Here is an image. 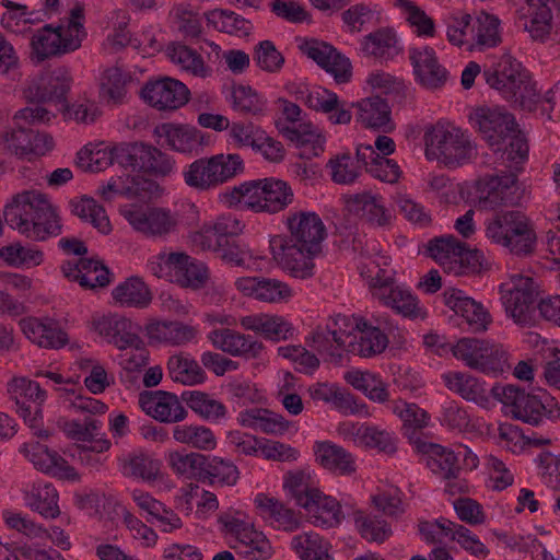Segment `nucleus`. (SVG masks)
<instances>
[{"instance_id":"1","label":"nucleus","mask_w":560,"mask_h":560,"mask_svg":"<svg viewBox=\"0 0 560 560\" xmlns=\"http://www.w3.org/2000/svg\"><path fill=\"white\" fill-rule=\"evenodd\" d=\"M3 217L12 229L38 242L58 236L62 229L55 207L37 190L14 195L4 207Z\"/></svg>"},{"instance_id":"2","label":"nucleus","mask_w":560,"mask_h":560,"mask_svg":"<svg viewBox=\"0 0 560 560\" xmlns=\"http://www.w3.org/2000/svg\"><path fill=\"white\" fill-rule=\"evenodd\" d=\"M482 75L490 88L515 106L530 110L539 100L529 73L510 54L502 55L497 62L486 67Z\"/></svg>"},{"instance_id":"3","label":"nucleus","mask_w":560,"mask_h":560,"mask_svg":"<svg viewBox=\"0 0 560 560\" xmlns=\"http://www.w3.org/2000/svg\"><path fill=\"white\" fill-rule=\"evenodd\" d=\"M492 396L510 408L513 418L533 427L560 420V405L545 390L529 394L518 386L497 384L491 388Z\"/></svg>"},{"instance_id":"4","label":"nucleus","mask_w":560,"mask_h":560,"mask_svg":"<svg viewBox=\"0 0 560 560\" xmlns=\"http://www.w3.org/2000/svg\"><path fill=\"white\" fill-rule=\"evenodd\" d=\"M423 142L425 158L447 168L463 166L476 154L474 143L460 128L442 121L425 127Z\"/></svg>"},{"instance_id":"5","label":"nucleus","mask_w":560,"mask_h":560,"mask_svg":"<svg viewBox=\"0 0 560 560\" xmlns=\"http://www.w3.org/2000/svg\"><path fill=\"white\" fill-rule=\"evenodd\" d=\"M83 21L84 10L81 5H75L71 9L66 24L57 27L47 24L38 30L31 40L33 59L42 62L79 49L86 36Z\"/></svg>"},{"instance_id":"6","label":"nucleus","mask_w":560,"mask_h":560,"mask_svg":"<svg viewBox=\"0 0 560 560\" xmlns=\"http://www.w3.org/2000/svg\"><path fill=\"white\" fill-rule=\"evenodd\" d=\"M244 170V161L238 154L220 153L191 162L183 171V179L197 191H209L238 176Z\"/></svg>"},{"instance_id":"7","label":"nucleus","mask_w":560,"mask_h":560,"mask_svg":"<svg viewBox=\"0 0 560 560\" xmlns=\"http://www.w3.org/2000/svg\"><path fill=\"white\" fill-rule=\"evenodd\" d=\"M11 400L15 402L16 412L32 428L34 434L42 439L50 436V431L40 429L42 409L46 400V392L37 382L26 377H13L7 385Z\"/></svg>"},{"instance_id":"8","label":"nucleus","mask_w":560,"mask_h":560,"mask_svg":"<svg viewBox=\"0 0 560 560\" xmlns=\"http://www.w3.org/2000/svg\"><path fill=\"white\" fill-rule=\"evenodd\" d=\"M119 211L133 231L147 238H165L178 225L176 213L163 207L125 206Z\"/></svg>"},{"instance_id":"9","label":"nucleus","mask_w":560,"mask_h":560,"mask_svg":"<svg viewBox=\"0 0 560 560\" xmlns=\"http://www.w3.org/2000/svg\"><path fill=\"white\" fill-rule=\"evenodd\" d=\"M469 118L494 152L501 151L502 144L517 128L513 115L500 107H478Z\"/></svg>"},{"instance_id":"10","label":"nucleus","mask_w":560,"mask_h":560,"mask_svg":"<svg viewBox=\"0 0 560 560\" xmlns=\"http://www.w3.org/2000/svg\"><path fill=\"white\" fill-rule=\"evenodd\" d=\"M476 189L478 203L483 209L516 206L522 196L513 172L502 176L486 175L477 180Z\"/></svg>"},{"instance_id":"11","label":"nucleus","mask_w":560,"mask_h":560,"mask_svg":"<svg viewBox=\"0 0 560 560\" xmlns=\"http://www.w3.org/2000/svg\"><path fill=\"white\" fill-rule=\"evenodd\" d=\"M300 50L330 73L339 84L348 83L352 77V66L346 56L326 42L315 38L304 39Z\"/></svg>"},{"instance_id":"12","label":"nucleus","mask_w":560,"mask_h":560,"mask_svg":"<svg viewBox=\"0 0 560 560\" xmlns=\"http://www.w3.org/2000/svg\"><path fill=\"white\" fill-rule=\"evenodd\" d=\"M0 147L3 151L23 159L44 155L54 148V140L48 133L20 127L1 130Z\"/></svg>"},{"instance_id":"13","label":"nucleus","mask_w":560,"mask_h":560,"mask_svg":"<svg viewBox=\"0 0 560 560\" xmlns=\"http://www.w3.org/2000/svg\"><path fill=\"white\" fill-rule=\"evenodd\" d=\"M349 327L355 329L357 334L348 330L349 338L346 341L345 349L347 352L370 358L382 353L386 349L388 338L382 330L385 325L381 322L377 320V326H373L364 318L353 317Z\"/></svg>"},{"instance_id":"14","label":"nucleus","mask_w":560,"mask_h":560,"mask_svg":"<svg viewBox=\"0 0 560 560\" xmlns=\"http://www.w3.org/2000/svg\"><path fill=\"white\" fill-rule=\"evenodd\" d=\"M290 243L298 244L311 254L322 250V242L326 236V229L322 219L315 212L300 211L287 218Z\"/></svg>"},{"instance_id":"15","label":"nucleus","mask_w":560,"mask_h":560,"mask_svg":"<svg viewBox=\"0 0 560 560\" xmlns=\"http://www.w3.org/2000/svg\"><path fill=\"white\" fill-rule=\"evenodd\" d=\"M501 293L506 314L516 324H526L536 296L533 280L521 275L514 276L511 282L501 285Z\"/></svg>"},{"instance_id":"16","label":"nucleus","mask_w":560,"mask_h":560,"mask_svg":"<svg viewBox=\"0 0 560 560\" xmlns=\"http://www.w3.org/2000/svg\"><path fill=\"white\" fill-rule=\"evenodd\" d=\"M270 248L273 259L292 277L306 279L313 276L315 267L313 258L317 254H311L281 235L271 238Z\"/></svg>"},{"instance_id":"17","label":"nucleus","mask_w":560,"mask_h":560,"mask_svg":"<svg viewBox=\"0 0 560 560\" xmlns=\"http://www.w3.org/2000/svg\"><path fill=\"white\" fill-rule=\"evenodd\" d=\"M350 318L336 315L326 326H317L311 335V347L319 354H327L331 361L338 362L346 351V341L349 338L348 328Z\"/></svg>"},{"instance_id":"18","label":"nucleus","mask_w":560,"mask_h":560,"mask_svg":"<svg viewBox=\"0 0 560 560\" xmlns=\"http://www.w3.org/2000/svg\"><path fill=\"white\" fill-rule=\"evenodd\" d=\"M91 328L119 350H126L128 345L140 342L139 327L129 318L119 314H95L91 318Z\"/></svg>"},{"instance_id":"19","label":"nucleus","mask_w":560,"mask_h":560,"mask_svg":"<svg viewBox=\"0 0 560 560\" xmlns=\"http://www.w3.org/2000/svg\"><path fill=\"white\" fill-rule=\"evenodd\" d=\"M142 98L158 110H175L189 100V90L184 83L171 78L148 82L141 92Z\"/></svg>"},{"instance_id":"20","label":"nucleus","mask_w":560,"mask_h":560,"mask_svg":"<svg viewBox=\"0 0 560 560\" xmlns=\"http://www.w3.org/2000/svg\"><path fill=\"white\" fill-rule=\"evenodd\" d=\"M20 453L42 472L65 480L79 479L74 467L70 466L62 456L49 450L46 445L38 442L24 443L20 447Z\"/></svg>"},{"instance_id":"21","label":"nucleus","mask_w":560,"mask_h":560,"mask_svg":"<svg viewBox=\"0 0 560 560\" xmlns=\"http://www.w3.org/2000/svg\"><path fill=\"white\" fill-rule=\"evenodd\" d=\"M139 405L148 416L163 423H178L188 416L178 397L165 390L141 393Z\"/></svg>"},{"instance_id":"22","label":"nucleus","mask_w":560,"mask_h":560,"mask_svg":"<svg viewBox=\"0 0 560 560\" xmlns=\"http://www.w3.org/2000/svg\"><path fill=\"white\" fill-rule=\"evenodd\" d=\"M557 7L558 0H527L521 8L524 30L534 40L545 42L550 36Z\"/></svg>"},{"instance_id":"23","label":"nucleus","mask_w":560,"mask_h":560,"mask_svg":"<svg viewBox=\"0 0 560 560\" xmlns=\"http://www.w3.org/2000/svg\"><path fill=\"white\" fill-rule=\"evenodd\" d=\"M409 58L421 85L434 90L446 83L448 71L439 62L433 48L428 46L411 48L409 49Z\"/></svg>"},{"instance_id":"24","label":"nucleus","mask_w":560,"mask_h":560,"mask_svg":"<svg viewBox=\"0 0 560 560\" xmlns=\"http://www.w3.org/2000/svg\"><path fill=\"white\" fill-rule=\"evenodd\" d=\"M445 304L457 315L462 316L475 332L487 330L491 316L485 306L467 296L458 289H447L443 293Z\"/></svg>"},{"instance_id":"25","label":"nucleus","mask_w":560,"mask_h":560,"mask_svg":"<svg viewBox=\"0 0 560 560\" xmlns=\"http://www.w3.org/2000/svg\"><path fill=\"white\" fill-rule=\"evenodd\" d=\"M153 137L159 145L180 153H191L200 145L198 130L188 125L160 124L154 127Z\"/></svg>"},{"instance_id":"26","label":"nucleus","mask_w":560,"mask_h":560,"mask_svg":"<svg viewBox=\"0 0 560 560\" xmlns=\"http://www.w3.org/2000/svg\"><path fill=\"white\" fill-rule=\"evenodd\" d=\"M417 451L427 456V466L436 476L445 480L457 479L460 471L455 453L440 444L416 442Z\"/></svg>"},{"instance_id":"27","label":"nucleus","mask_w":560,"mask_h":560,"mask_svg":"<svg viewBox=\"0 0 560 560\" xmlns=\"http://www.w3.org/2000/svg\"><path fill=\"white\" fill-rule=\"evenodd\" d=\"M303 508L316 527L330 528L337 526L342 520V511L339 502L323 494L318 489L305 500Z\"/></svg>"},{"instance_id":"28","label":"nucleus","mask_w":560,"mask_h":560,"mask_svg":"<svg viewBox=\"0 0 560 560\" xmlns=\"http://www.w3.org/2000/svg\"><path fill=\"white\" fill-rule=\"evenodd\" d=\"M210 339L215 348L231 355L257 358L262 350L261 342L230 328L213 330Z\"/></svg>"},{"instance_id":"29","label":"nucleus","mask_w":560,"mask_h":560,"mask_svg":"<svg viewBox=\"0 0 560 560\" xmlns=\"http://www.w3.org/2000/svg\"><path fill=\"white\" fill-rule=\"evenodd\" d=\"M255 504L259 509L261 516L273 528L290 533L300 528L301 520L299 515L278 499L259 493L255 498Z\"/></svg>"},{"instance_id":"30","label":"nucleus","mask_w":560,"mask_h":560,"mask_svg":"<svg viewBox=\"0 0 560 560\" xmlns=\"http://www.w3.org/2000/svg\"><path fill=\"white\" fill-rule=\"evenodd\" d=\"M20 327L32 342L43 348H60L68 342L67 334L52 320L28 317L20 320Z\"/></svg>"},{"instance_id":"31","label":"nucleus","mask_w":560,"mask_h":560,"mask_svg":"<svg viewBox=\"0 0 560 560\" xmlns=\"http://www.w3.org/2000/svg\"><path fill=\"white\" fill-rule=\"evenodd\" d=\"M175 265L176 282L183 288L199 290L206 287L209 280V269L206 264L190 257L184 252L171 258Z\"/></svg>"},{"instance_id":"32","label":"nucleus","mask_w":560,"mask_h":560,"mask_svg":"<svg viewBox=\"0 0 560 560\" xmlns=\"http://www.w3.org/2000/svg\"><path fill=\"white\" fill-rule=\"evenodd\" d=\"M445 386L467 401H472L481 407L489 404V397L483 382L464 372H448L444 374Z\"/></svg>"},{"instance_id":"33","label":"nucleus","mask_w":560,"mask_h":560,"mask_svg":"<svg viewBox=\"0 0 560 560\" xmlns=\"http://www.w3.org/2000/svg\"><path fill=\"white\" fill-rule=\"evenodd\" d=\"M241 425L267 434H282L289 429V421L269 409L252 408L241 411L237 417Z\"/></svg>"},{"instance_id":"34","label":"nucleus","mask_w":560,"mask_h":560,"mask_svg":"<svg viewBox=\"0 0 560 560\" xmlns=\"http://www.w3.org/2000/svg\"><path fill=\"white\" fill-rule=\"evenodd\" d=\"M264 186L261 179L250 180L234 186L221 195V199L229 207H242L254 212H264Z\"/></svg>"},{"instance_id":"35","label":"nucleus","mask_w":560,"mask_h":560,"mask_svg":"<svg viewBox=\"0 0 560 560\" xmlns=\"http://www.w3.org/2000/svg\"><path fill=\"white\" fill-rule=\"evenodd\" d=\"M145 331L150 340L173 346L185 345L197 334L192 326L180 322H153L145 326Z\"/></svg>"},{"instance_id":"36","label":"nucleus","mask_w":560,"mask_h":560,"mask_svg":"<svg viewBox=\"0 0 560 560\" xmlns=\"http://www.w3.org/2000/svg\"><path fill=\"white\" fill-rule=\"evenodd\" d=\"M512 223L503 247L516 256L532 254L536 244V233L530 220L524 212L520 211Z\"/></svg>"},{"instance_id":"37","label":"nucleus","mask_w":560,"mask_h":560,"mask_svg":"<svg viewBox=\"0 0 560 560\" xmlns=\"http://www.w3.org/2000/svg\"><path fill=\"white\" fill-rule=\"evenodd\" d=\"M316 462L328 469L340 475L354 472L353 457L343 447L329 442H319L315 445Z\"/></svg>"},{"instance_id":"38","label":"nucleus","mask_w":560,"mask_h":560,"mask_svg":"<svg viewBox=\"0 0 560 560\" xmlns=\"http://www.w3.org/2000/svg\"><path fill=\"white\" fill-rule=\"evenodd\" d=\"M172 438L176 443L198 451H212L217 446L214 432L201 424L177 423L172 429Z\"/></svg>"},{"instance_id":"39","label":"nucleus","mask_w":560,"mask_h":560,"mask_svg":"<svg viewBox=\"0 0 560 560\" xmlns=\"http://www.w3.org/2000/svg\"><path fill=\"white\" fill-rule=\"evenodd\" d=\"M347 202L350 211L360 214L372 224L383 226L389 222L390 214L380 196L362 192L350 196Z\"/></svg>"},{"instance_id":"40","label":"nucleus","mask_w":560,"mask_h":560,"mask_svg":"<svg viewBox=\"0 0 560 560\" xmlns=\"http://www.w3.org/2000/svg\"><path fill=\"white\" fill-rule=\"evenodd\" d=\"M290 547L301 560H332L330 542L314 532L293 536Z\"/></svg>"},{"instance_id":"41","label":"nucleus","mask_w":560,"mask_h":560,"mask_svg":"<svg viewBox=\"0 0 560 560\" xmlns=\"http://www.w3.org/2000/svg\"><path fill=\"white\" fill-rule=\"evenodd\" d=\"M113 299L121 306L145 308L152 301L149 287L139 277H130L112 292Z\"/></svg>"},{"instance_id":"42","label":"nucleus","mask_w":560,"mask_h":560,"mask_svg":"<svg viewBox=\"0 0 560 560\" xmlns=\"http://www.w3.org/2000/svg\"><path fill=\"white\" fill-rule=\"evenodd\" d=\"M463 242L453 235L440 236L431 240L428 244V253L445 272H456L459 267L456 258L460 255Z\"/></svg>"},{"instance_id":"43","label":"nucleus","mask_w":560,"mask_h":560,"mask_svg":"<svg viewBox=\"0 0 560 560\" xmlns=\"http://www.w3.org/2000/svg\"><path fill=\"white\" fill-rule=\"evenodd\" d=\"M376 300L390 306L405 317H416L419 312L418 301L411 292L402 287L393 284L388 290L380 287L376 290Z\"/></svg>"},{"instance_id":"44","label":"nucleus","mask_w":560,"mask_h":560,"mask_svg":"<svg viewBox=\"0 0 560 560\" xmlns=\"http://www.w3.org/2000/svg\"><path fill=\"white\" fill-rule=\"evenodd\" d=\"M58 492L51 483L34 485L26 495L31 510L45 518H56L60 514Z\"/></svg>"},{"instance_id":"45","label":"nucleus","mask_w":560,"mask_h":560,"mask_svg":"<svg viewBox=\"0 0 560 560\" xmlns=\"http://www.w3.org/2000/svg\"><path fill=\"white\" fill-rule=\"evenodd\" d=\"M509 369V355L504 348L501 345L485 340L472 370L498 376Z\"/></svg>"},{"instance_id":"46","label":"nucleus","mask_w":560,"mask_h":560,"mask_svg":"<svg viewBox=\"0 0 560 560\" xmlns=\"http://www.w3.org/2000/svg\"><path fill=\"white\" fill-rule=\"evenodd\" d=\"M152 149L153 145L145 142L120 143L114 145V159L125 168L145 173Z\"/></svg>"},{"instance_id":"47","label":"nucleus","mask_w":560,"mask_h":560,"mask_svg":"<svg viewBox=\"0 0 560 560\" xmlns=\"http://www.w3.org/2000/svg\"><path fill=\"white\" fill-rule=\"evenodd\" d=\"M182 399L200 418L217 421L225 417L226 407L210 394L200 390L184 392Z\"/></svg>"},{"instance_id":"48","label":"nucleus","mask_w":560,"mask_h":560,"mask_svg":"<svg viewBox=\"0 0 560 560\" xmlns=\"http://www.w3.org/2000/svg\"><path fill=\"white\" fill-rule=\"evenodd\" d=\"M358 108V120L366 128L385 129L390 122V108L380 96L362 100Z\"/></svg>"},{"instance_id":"49","label":"nucleus","mask_w":560,"mask_h":560,"mask_svg":"<svg viewBox=\"0 0 560 560\" xmlns=\"http://www.w3.org/2000/svg\"><path fill=\"white\" fill-rule=\"evenodd\" d=\"M167 374L172 381L188 386L200 384L206 378L198 362L182 354L168 359Z\"/></svg>"},{"instance_id":"50","label":"nucleus","mask_w":560,"mask_h":560,"mask_svg":"<svg viewBox=\"0 0 560 560\" xmlns=\"http://www.w3.org/2000/svg\"><path fill=\"white\" fill-rule=\"evenodd\" d=\"M261 183L264 212L277 213L292 203L293 191L287 182L271 177L261 179Z\"/></svg>"},{"instance_id":"51","label":"nucleus","mask_w":560,"mask_h":560,"mask_svg":"<svg viewBox=\"0 0 560 560\" xmlns=\"http://www.w3.org/2000/svg\"><path fill=\"white\" fill-rule=\"evenodd\" d=\"M71 211L81 220L90 222L102 234L112 232V224L105 209L93 198L82 197L70 201Z\"/></svg>"},{"instance_id":"52","label":"nucleus","mask_w":560,"mask_h":560,"mask_svg":"<svg viewBox=\"0 0 560 560\" xmlns=\"http://www.w3.org/2000/svg\"><path fill=\"white\" fill-rule=\"evenodd\" d=\"M205 18L219 32L246 36L252 31V23L233 11L214 9L205 13Z\"/></svg>"},{"instance_id":"53","label":"nucleus","mask_w":560,"mask_h":560,"mask_svg":"<svg viewBox=\"0 0 560 560\" xmlns=\"http://www.w3.org/2000/svg\"><path fill=\"white\" fill-rule=\"evenodd\" d=\"M44 260L40 249L12 243L0 248V261L14 268H31L39 266Z\"/></svg>"},{"instance_id":"54","label":"nucleus","mask_w":560,"mask_h":560,"mask_svg":"<svg viewBox=\"0 0 560 560\" xmlns=\"http://www.w3.org/2000/svg\"><path fill=\"white\" fill-rule=\"evenodd\" d=\"M127 78L117 67L106 69L101 77L100 95L108 104H121L126 96Z\"/></svg>"},{"instance_id":"55","label":"nucleus","mask_w":560,"mask_h":560,"mask_svg":"<svg viewBox=\"0 0 560 560\" xmlns=\"http://www.w3.org/2000/svg\"><path fill=\"white\" fill-rule=\"evenodd\" d=\"M296 100L311 109L331 113L338 105V95L322 86H298L294 92Z\"/></svg>"},{"instance_id":"56","label":"nucleus","mask_w":560,"mask_h":560,"mask_svg":"<svg viewBox=\"0 0 560 560\" xmlns=\"http://www.w3.org/2000/svg\"><path fill=\"white\" fill-rule=\"evenodd\" d=\"M203 474L210 479L211 483L229 487L236 485L240 478L236 465L220 456L207 457Z\"/></svg>"},{"instance_id":"57","label":"nucleus","mask_w":560,"mask_h":560,"mask_svg":"<svg viewBox=\"0 0 560 560\" xmlns=\"http://www.w3.org/2000/svg\"><path fill=\"white\" fill-rule=\"evenodd\" d=\"M387 265L386 257H377L366 262H361L358 267L360 275L369 280V287L372 295L376 299V290L380 287H386L388 290L395 284V278L390 270L382 268Z\"/></svg>"},{"instance_id":"58","label":"nucleus","mask_w":560,"mask_h":560,"mask_svg":"<svg viewBox=\"0 0 560 560\" xmlns=\"http://www.w3.org/2000/svg\"><path fill=\"white\" fill-rule=\"evenodd\" d=\"M168 57L173 63L192 75L205 78L209 74V69L205 66L202 57L185 45L177 44L168 47Z\"/></svg>"},{"instance_id":"59","label":"nucleus","mask_w":560,"mask_h":560,"mask_svg":"<svg viewBox=\"0 0 560 560\" xmlns=\"http://www.w3.org/2000/svg\"><path fill=\"white\" fill-rule=\"evenodd\" d=\"M352 428L359 442L365 446L377 448L386 454H393L396 452L397 447L395 438L386 430H381L373 425H353Z\"/></svg>"},{"instance_id":"60","label":"nucleus","mask_w":560,"mask_h":560,"mask_svg":"<svg viewBox=\"0 0 560 560\" xmlns=\"http://www.w3.org/2000/svg\"><path fill=\"white\" fill-rule=\"evenodd\" d=\"M247 538H242L236 548L240 553L249 560H269L275 555V549L262 532L254 529Z\"/></svg>"},{"instance_id":"61","label":"nucleus","mask_w":560,"mask_h":560,"mask_svg":"<svg viewBox=\"0 0 560 560\" xmlns=\"http://www.w3.org/2000/svg\"><path fill=\"white\" fill-rule=\"evenodd\" d=\"M501 160L509 162L506 167L510 172L518 171L520 165L523 164L528 156V143L525 136L515 128V131L508 138L506 142L502 144Z\"/></svg>"},{"instance_id":"62","label":"nucleus","mask_w":560,"mask_h":560,"mask_svg":"<svg viewBox=\"0 0 560 560\" xmlns=\"http://www.w3.org/2000/svg\"><path fill=\"white\" fill-rule=\"evenodd\" d=\"M394 2L404 12L410 26L416 28L418 36H434V21L420 7L410 0H394Z\"/></svg>"},{"instance_id":"63","label":"nucleus","mask_w":560,"mask_h":560,"mask_svg":"<svg viewBox=\"0 0 560 560\" xmlns=\"http://www.w3.org/2000/svg\"><path fill=\"white\" fill-rule=\"evenodd\" d=\"M327 167L330 170L331 180L339 185H348L360 176V165L355 163L350 153H341L331 158Z\"/></svg>"},{"instance_id":"64","label":"nucleus","mask_w":560,"mask_h":560,"mask_svg":"<svg viewBox=\"0 0 560 560\" xmlns=\"http://www.w3.org/2000/svg\"><path fill=\"white\" fill-rule=\"evenodd\" d=\"M397 38L389 28H378L363 37L362 51L368 56L383 58L395 48Z\"/></svg>"}]
</instances>
